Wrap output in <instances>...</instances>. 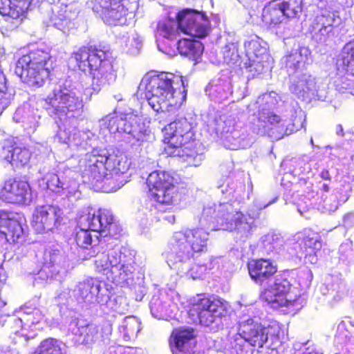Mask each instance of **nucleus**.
Returning <instances> with one entry per match:
<instances>
[{"label":"nucleus","mask_w":354,"mask_h":354,"mask_svg":"<svg viewBox=\"0 0 354 354\" xmlns=\"http://www.w3.org/2000/svg\"><path fill=\"white\" fill-rule=\"evenodd\" d=\"M277 198L275 197L259 207H249L245 213L236 211L230 203L207 205L204 207L200 218V227L174 232L169 242L167 254L173 252L175 245H179L180 248V245L186 247L185 250L191 256L205 251L209 236L205 229L234 232L236 239L245 241L257 228L255 221L259 218L261 210L274 203Z\"/></svg>","instance_id":"f257e3e1"},{"label":"nucleus","mask_w":354,"mask_h":354,"mask_svg":"<svg viewBox=\"0 0 354 354\" xmlns=\"http://www.w3.org/2000/svg\"><path fill=\"white\" fill-rule=\"evenodd\" d=\"M274 95L275 93H263L257 98L253 105L258 109L257 114H254L250 129L257 135L278 140L303 127L304 115L301 109L295 111L296 116L292 122L287 124L286 120L272 111L277 102Z\"/></svg>","instance_id":"f03ea898"},{"label":"nucleus","mask_w":354,"mask_h":354,"mask_svg":"<svg viewBox=\"0 0 354 354\" xmlns=\"http://www.w3.org/2000/svg\"><path fill=\"white\" fill-rule=\"evenodd\" d=\"M187 85V80L182 77L161 73L145 84V97L155 111H173L185 100Z\"/></svg>","instance_id":"7ed1b4c3"},{"label":"nucleus","mask_w":354,"mask_h":354,"mask_svg":"<svg viewBox=\"0 0 354 354\" xmlns=\"http://www.w3.org/2000/svg\"><path fill=\"white\" fill-rule=\"evenodd\" d=\"M84 177L89 183L106 192H115L127 181L120 179V175L127 172L129 165L122 158L116 156L99 154L93 151L85 158Z\"/></svg>","instance_id":"20e7f679"},{"label":"nucleus","mask_w":354,"mask_h":354,"mask_svg":"<svg viewBox=\"0 0 354 354\" xmlns=\"http://www.w3.org/2000/svg\"><path fill=\"white\" fill-rule=\"evenodd\" d=\"M111 53L96 46H83L72 54L79 68L88 71L91 77V88L96 93L104 87L115 82L117 77Z\"/></svg>","instance_id":"39448f33"},{"label":"nucleus","mask_w":354,"mask_h":354,"mask_svg":"<svg viewBox=\"0 0 354 354\" xmlns=\"http://www.w3.org/2000/svg\"><path fill=\"white\" fill-rule=\"evenodd\" d=\"M209 30V22L202 12L186 8L177 12L174 17H168L157 25V32L169 40L176 39L179 31L192 37L203 38Z\"/></svg>","instance_id":"423d86ee"},{"label":"nucleus","mask_w":354,"mask_h":354,"mask_svg":"<svg viewBox=\"0 0 354 354\" xmlns=\"http://www.w3.org/2000/svg\"><path fill=\"white\" fill-rule=\"evenodd\" d=\"M310 55L308 48L299 47L284 57L285 67L288 75L291 76L290 90L304 100L319 99L321 97L315 77L303 73V68Z\"/></svg>","instance_id":"0eeeda50"},{"label":"nucleus","mask_w":354,"mask_h":354,"mask_svg":"<svg viewBox=\"0 0 354 354\" xmlns=\"http://www.w3.org/2000/svg\"><path fill=\"white\" fill-rule=\"evenodd\" d=\"M54 62L48 52L41 49L31 50L16 63L15 73L30 86H41L48 78Z\"/></svg>","instance_id":"6e6552de"},{"label":"nucleus","mask_w":354,"mask_h":354,"mask_svg":"<svg viewBox=\"0 0 354 354\" xmlns=\"http://www.w3.org/2000/svg\"><path fill=\"white\" fill-rule=\"evenodd\" d=\"M46 109L59 124H70L73 127L78 125V119L82 115L83 101L79 95L68 97L46 98Z\"/></svg>","instance_id":"1a4fd4ad"},{"label":"nucleus","mask_w":354,"mask_h":354,"mask_svg":"<svg viewBox=\"0 0 354 354\" xmlns=\"http://www.w3.org/2000/svg\"><path fill=\"white\" fill-rule=\"evenodd\" d=\"M210 128L215 133L226 149L237 150L247 148L253 143L254 139L250 136L245 129H236L234 122L225 115L216 118L210 124Z\"/></svg>","instance_id":"9d476101"},{"label":"nucleus","mask_w":354,"mask_h":354,"mask_svg":"<svg viewBox=\"0 0 354 354\" xmlns=\"http://www.w3.org/2000/svg\"><path fill=\"white\" fill-rule=\"evenodd\" d=\"M102 122L110 133H124L129 136L128 138H131L136 142L145 141L150 132L145 123L133 114H109Z\"/></svg>","instance_id":"9b49d317"},{"label":"nucleus","mask_w":354,"mask_h":354,"mask_svg":"<svg viewBox=\"0 0 354 354\" xmlns=\"http://www.w3.org/2000/svg\"><path fill=\"white\" fill-rule=\"evenodd\" d=\"M239 328L241 334L245 335L254 347L261 348L269 340L273 343L279 339V326L277 324L265 326L257 317H242L239 322Z\"/></svg>","instance_id":"f8f14e48"},{"label":"nucleus","mask_w":354,"mask_h":354,"mask_svg":"<svg viewBox=\"0 0 354 354\" xmlns=\"http://www.w3.org/2000/svg\"><path fill=\"white\" fill-rule=\"evenodd\" d=\"M226 304L220 300L211 301L208 298L199 299L194 304L189 313L196 316L201 325L216 330L222 326V317L227 314Z\"/></svg>","instance_id":"ddd939ff"},{"label":"nucleus","mask_w":354,"mask_h":354,"mask_svg":"<svg viewBox=\"0 0 354 354\" xmlns=\"http://www.w3.org/2000/svg\"><path fill=\"white\" fill-rule=\"evenodd\" d=\"M175 245L173 247V252L167 254V263L173 270L177 271L178 274L186 275L193 279H201L207 272L208 268L205 264H194L193 260L194 256L186 250V247L183 245Z\"/></svg>","instance_id":"4468645a"},{"label":"nucleus","mask_w":354,"mask_h":354,"mask_svg":"<svg viewBox=\"0 0 354 354\" xmlns=\"http://www.w3.org/2000/svg\"><path fill=\"white\" fill-rule=\"evenodd\" d=\"M264 288L261 297L272 308L288 306L295 301L290 292L292 283L286 273L275 274Z\"/></svg>","instance_id":"2eb2a0df"},{"label":"nucleus","mask_w":354,"mask_h":354,"mask_svg":"<svg viewBox=\"0 0 354 354\" xmlns=\"http://www.w3.org/2000/svg\"><path fill=\"white\" fill-rule=\"evenodd\" d=\"M173 178L165 171L151 172L147 179L151 197L160 204L169 205L176 201L177 187Z\"/></svg>","instance_id":"dca6fc26"},{"label":"nucleus","mask_w":354,"mask_h":354,"mask_svg":"<svg viewBox=\"0 0 354 354\" xmlns=\"http://www.w3.org/2000/svg\"><path fill=\"white\" fill-rule=\"evenodd\" d=\"M73 296L78 303L86 305L98 303L104 304L110 299L106 284L97 279L90 278L79 282L73 291Z\"/></svg>","instance_id":"f3484780"},{"label":"nucleus","mask_w":354,"mask_h":354,"mask_svg":"<svg viewBox=\"0 0 354 354\" xmlns=\"http://www.w3.org/2000/svg\"><path fill=\"white\" fill-rule=\"evenodd\" d=\"M73 176L71 169L60 168L57 173L46 174L40 180V185L60 196H75L79 194V184Z\"/></svg>","instance_id":"a211bd4d"},{"label":"nucleus","mask_w":354,"mask_h":354,"mask_svg":"<svg viewBox=\"0 0 354 354\" xmlns=\"http://www.w3.org/2000/svg\"><path fill=\"white\" fill-rule=\"evenodd\" d=\"M106 239H101L99 241L98 246H93L88 250L86 255H83L82 260H88L95 257L94 265L95 270L97 272L102 273L106 277L109 272H111V268L117 263H120L122 257V252L115 249H109L107 253L104 250L106 246Z\"/></svg>","instance_id":"6ab92c4d"},{"label":"nucleus","mask_w":354,"mask_h":354,"mask_svg":"<svg viewBox=\"0 0 354 354\" xmlns=\"http://www.w3.org/2000/svg\"><path fill=\"white\" fill-rule=\"evenodd\" d=\"M192 129V124L185 118H180L170 122L163 129L164 142L168 145L166 148H171L170 151H172L185 146L194 136Z\"/></svg>","instance_id":"aec40b11"},{"label":"nucleus","mask_w":354,"mask_h":354,"mask_svg":"<svg viewBox=\"0 0 354 354\" xmlns=\"http://www.w3.org/2000/svg\"><path fill=\"white\" fill-rule=\"evenodd\" d=\"M62 215V210L57 206L38 207L32 215V227L39 234L52 232L61 225Z\"/></svg>","instance_id":"412c9836"},{"label":"nucleus","mask_w":354,"mask_h":354,"mask_svg":"<svg viewBox=\"0 0 354 354\" xmlns=\"http://www.w3.org/2000/svg\"><path fill=\"white\" fill-rule=\"evenodd\" d=\"M196 333L191 327H179L173 330L169 337L172 354H194Z\"/></svg>","instance_id":"4be33fe9"},{"label":"nucleus","mask_w":354,"mask_h":354,"mask_svg":"<svg viewBox=\"0 0 354 354\" xmlns=\"http://www.w3.org/2000/svg\"><path fill=\"white\" fill-rule=\"evenodd\" d=\"M122 0H95L94 12L109 25L122 24L126 21L127 10L121 3Z\"/></svg>","instance_id":"5701e85b"},{"label":"nucleus","mask_w":354,"mask_h":354,"mask_svg":"<svg viewBox=\"0 0 354 354\" xmlns=\"http://www.w3.org/2000/svg\"><path fill=\"white\" fill-rule=\"evenodd\" d=\"M0 197L6 203L28 204L31 201L32 194L27 182L10 179L5 182Z\"/></svg>","instance_id":"b1692460"},{"label":"nucleus","mask_w":354,"mask_h":354,"mask_svg":"<svg viewBox=\"0 0 354 354\" xmlns=\"http://www.w3.org/2000/svg\"><path fill=\"white\" fill-rule=\"evenodd\" d=\"M248 268L252 279L263 287L277 272V266L270 259L252 260L248 263Z\"/></svg>","instance_id":"393cba45"},{"label":"nucleus","mask_w":354,"mask_h":354,"mask_svg":"<svg viewBox=\"0 0 354 354\" xmlns=\"http://www.w3.org/2000/svg\"><path fill=\"white\" fill-rule=\"evenodd\" d=\"M125 255L122 254L120 263H115L111 268V272H109L107 279L112 281L118 286H134V272L135 268L131 263H127L125 260ZM136 288V286H135Z\"/></svg>","instance_id":"a878e982"},{"label":"nucleus","mask_w":354,"mask_h":354,"mask_svg":"<svg viewBox=\"0 0 354 354\" xmlns=\"http://www.w3.org/2000/svg\"><path fill=\"white\" fill-rule=\"evenodd\" d=\"M24 230L21 223L7 212H0V236L9 243L22 241Z\"/></svg>","instance_id":"bb28decb"},{"label":"nucleus","mask_w":354,"mask_h":354,"mask_svg":"<svg viewBox=\"0 0 354 354\" xmlns=\"http://www.w3.org/2000/svg\"><path fill=\"white\" fill-rule=\"evenodd\" d=\"M68 331L73 335L72 340L76 344H90L94 341L97 335L95 326L86 324L83 320L77 319L71 321Z\"/></svg>","instance_id":"cd10ccee"},{"label":"nucleus","mask_w":354,"mask_h":354,"mask_svg":"<svg viewBox=\"0 0 354 354\" xmlns=\"http://www.w3.org/2000/svg\"><path fill=\"white\" fill-rule=\"evenodd\" d=\"M43 259L44 264L62 274H66L70 266L67 257L57 246L47 247Z\"/></svg>","instance_id":"c85d7f7f"},{"label":"nucleus","mask_w":354,"mask_h":354,"mask_svg":"<svg viewBox=\"0 0 354 354\" xmlns=\"http://www.w3.org/2000/svg\"><path fill=\"white\" fill-rule=\"evenodd\" d=\"M149 308L152 316L158 319L173 317L176 309L169 297L163 294L153 295L149 302Z\"/></svg>","instance_id":"c756f323"},{"label":"nucleus","mask_w":354,"mask_h":354,"mask_svg":"<svg viewBox=\"0 0 354 354\" xmlns=\"http://www.w3.org/2000/svg\"><path fill=\"white\" fill-rule=\"evenodd\" d=\"M205 93L215 102L225 100L232 93L231 81L227 78L212 80L206 86Z\"/></svg>","instance_id":"7c9ffc66"},{"label":"nucleus","mask_w":354,"mask_h":354,"mask_svg":"<svg viewBox=\"0 0 354 354\" xmlns=\"http://www.w3.org/2000/svg\"><path fill=\"white\" fill-rule=\"evenodd\" d=\"M32 0H0V14L8 16L13 19H21L24 16L30 6Z\"/></svg>","instance_id":"2f4dec72"},{"label":"nucleus","mask_w":354,"mask_h":354,"mask_svg":"<svg viewBox=\"0 0 354 354\" xmlns=\"http://www.w3.org/2000/svg\"><path fill=\"white\" fill-rule=\"evenodd\" d=\"M259 248L268 255L279 254L283 251L284 240L280 234L270 232L261 237Z\"/></svg>","instance_id":"473e14b6"},{"label":"nucleus","mask_w":354,"mask_h":354,"mask_svg":"<svg viewBox=\"0 0 354 354\" xmlns=\"http://www.w3.org/2000/svg\"><path fill=\"white\" fill-rule=\"evenodd\" d=\"M109 209H98L93 214L88 212L87 215L82 216L80 218L79 223L88 230L93 232L97 235H100L102 232V219H109L110 217Z\"/></svg>","instance_id":"72a5a7b5"},{"label":"nucleus","mask_w":354,"mask_h":354,"mask_svg":"<svg viewBox=\"0 0 354 354\" xmlns=\"http://www.w3.org/2000/svg\"><path fill=\"white\" fill-rule=\"evenodd\" d=\"M56 123L59 128L56 136L60 142L66 144L69 147H78L82 145L80 133L77 131V126L73 127L70 124H59L57 121Z\"/></svg>","instance_id":"f704fd0d"},{"label":"nucleus","mask_w":354,"mask_h":354,"mask_svg":"<svg viewBox=\"0 0 354 354\" xmlns=\"http://www.w3.org/2000/svg\"><path fill=\"white\" fill-rule=\"evenodd\" d=\"M336 65L339 71H345L348 74L354 76V39L343 46Z\"/></svg>","instance_id":"c9c22d12"},{"label":"nucleus","mask_w":354,"mask_h":354,"mask_svg":"<svg viewBox=\"0 0 354 354\" xmlns=\"http://www.w3.org/2000/svg\"><path fill=\"white\" fill-rule=\"evenodd\" d=\"M177 48L181 55L195 61L201 57L203 51L202 43L191 39H179L177 42Z\"/></svg>","instance_id":"e433bc0d"},{"label":"nucleus","mask_w":354,"mask_h":354,"mask_svg":"<svg viewBox=\"0 0 354 354\" xmlns=\"http://www.w3.org/2000/svg\"><path fill=\"white\" fill-rule=\"evenodd\" d=\"M279 1H270L262 11V20L268 26H274L286 18Z\"/></svg>","instance_id":"4c0bfd02"},{"label":"nucleus","mask_w":354,"mask_h":354,"mask_svg":"<svg viewBox=\"0 0 354 354\" xmlns=\"http://www.w3.org/2000/svg\"><path fill=\"white\" fill-rule=\"evenodd\" d=\"M335 354H354V335L345 329H338L334 339Z\"/></svg>","instance_id":"58836bf2"},{"label":"nucleus","mask_w":354,"mask_h":354,"mask_svg":"<svg viewBox=\"0 0 354 354\" xmlns=\"http://www.w3.org/2000/svg\"><path fill=\"white\" fill-rule=\"evenodd\" d=\"M100 240L98 235L95 233L92 234L91 230L80 225V229L75 234V241L77 245L83 250L84 255H86L93 246H98ZM82 256L83 257V254Z\"/></svg>","instance_id":"ea45409f"},{"label":"nucleus","mask_w":354,"mask_h":354,"mask_svg":"<svg viewBox=\"0 0 354 354\" xmlns=\"http://www.w3.org/2000/svg\"><path fill=\"white\" fill-rule=\"evenodd\" d=\"M244 46L248 60L268 58L266 44L258 37L245 41Z\"/></svg>","instance_id":"a19ab883"},{"label":"nucleus","mask_w":354,"mask_h":354,"mask_svg":"<svg viewBox=\"0 0 354 354\" xmlns=\"http://www.w3.org/2000/svg\"><path fill=\"white\" fill-rule=\"evenodd\" d=\"M170 149L171 148H165L167 154L170 156L182 158L184 161L192 166H199L204 159V156L202 153H196L195 151L189 150L187 147L182 146L172 151H170Z\"/></svg>","instance_id":"79ce46f5"},{"label":"nucleus","mask_w":354,"mask_h":354,"mask_svg":"<svg viewBox=\"0 0 354 354\" xmlns=\"http://www.w3.org/2000/svg\"><path fill=\"white\" fill-rule=\"evenodd\" d=\"M229 348L234 351L236 354H254L257 353L252 344L248 342L245 335L241 334V331L237 333L229 335L228 337Z\"/></svg>","instance_id":"37998d69"},{"label":"nucleus","mask_w":354,"mask_h":354,"mask_svg":"<svg viewBox=\"0 0 354 354\" xmlns=\"http://www.w3.org/2000/svg\"><path fill=\"white\" fill-rule=\"evenodd\" d=\"M312 39L317 44L328 45L335 36V31L332 28L326 27L319 24V22L314 20L310 27Z\"/></svg>","instance_id":"c03bdc74"},{"label":"nucleus","mask_w":354,"mask_h":354,"mask_svg":"<svg viewBox=\"0 0 354 354\" xmlns=\"http://www.w3.org/2000/svg\"><path fill=\"white\" fill-rule=\"evenodd\" d=\"M78 83L73 82L70 77L66 78L53 90L52 93H50L47 98H57L68 97L71 95H79L80 92L77 89Z\"/></svg>","instance_id":"a18cd8bd"},{"label":"nucleus","mask_w":354,"mask_h":354,"mask_svg":"<svg viewBox=\"0 0 354 354\" xmlns=\"http://www.w3.org/2000/svg\"><path fill=\"white\" fill-rule=\"evenodd\" d=\"M65 344L55 338L43 340L32 354H64Z\"/></svg>","instance_id":"49530a36"},{"label":"nucleus","mask_w":354,"mask_h":354,"mask_svg":"<svg viewBox=\"0 0 354 354\" xmlns=\"http://www.w3.org/2000/svg\"><path fill=\"white\" fill-rule=\"evenodd\" d=\"M297 236V239H301L306 247V250L314 252V250H320L322 248L321 237L317 233L310 230H305L304 232L298 233Z\"/></svg>","instance_id":"de8ad7c7"},{"label":"nucleus","mask_w":354,"mask_h":354,"mask_svg":"<svg viewBox=\"0 0 354 354\" xmlns=\"http://www.w3.org/2000/svg\"><path fill=\"white\" fill-rule=\"evenodd\" d=\"M64 275L61 273H57L55 270L44 264L35 277V283L43 285L51 283L53 280L61 281Z\"/></svg>","instance_id":"09e8293b"},{"label":"nucleus","mask_w":354,"mask_h":354,"mask_svg":"<svg viewBox=\"0 0 354 354\" xmlns=\"http://www.w3.org/2000/svg\"><path fill=\"white\" fill-rule=\"evenodd\" d=\"M140 323L135 317H126L119 326V331L124 338L136 335L140 331Z\"/></svg>","instance_id":"8fccbe9b"},{"label":"nucleus","mask_w":354,"mask_h":354,"mask_svg":"<svg viewBox=\"0 0 354 354\" xmlns=\"http://www.w3.org/2000/svg\"><path fill=\"white\" fill-rule=\"evenodd\" d=\"M279 3L287 18L296 17L302 11L303 0H279Z\"/></svg>","instance_id":"3c124183"},{"label":"nucleus","mask_w":354,"mask_h":354,"mask_svg":"<svg viewBox=\"0 0 354 354\" xmlns=\"http://www.w3.org/2000/svg\"><path fill=\"white\" fill-rule=\"evenodd\" d=\"M314 20L319 22V24H322V26H326L327 28H331L332 31H334V28L338 26L342 21V19L339 17L337 12L327 10H325L322 12L321 15H317Z\"/></svg>","instance_id":"603ef678"},{"label":"nucleus","mask_w":354,"mask_h":354,"mask_svg":"<svg viewBox=\"0 0 354 354\" xmlns=\"http://www.w3.org/2000/svg\"><path fill=\"white\" fill-rule=\"evenodd\" d=\"M30 156V152L26 148L15 147L11 156V165L16 167L24 166L29 162Z\"/></svg>","instance_id":"864d4df0"},{"label":"nucleus","mask_w":354,"mask_h":354,"mask_svg":"<svg viewBox=\"0 0 354 354\" xmlns=\"http://www.w3.org/2000/svg\"><path fill=\"white\" fill-rule=\"evenodd\" d=\"M339 259L345 265H350L354 262V248L352 241L347 240L340 245Z\"/></svg>","instance_id":"5fc2aeb1"},{"label":"nucleus","mask_w":354,"mask_h":354,"mask_svg":"<svg viewBox=\"0 0 354 354\" xmlns=\"http://www.w3.org/2000/svg\"><path fill=\"white\" fill-rule=\"evenodd\" d=\"M223 61L227 64L231 65L236 64L239 59L237 46L234 43L226 44L222 49Z\"/></svg>","instance_id":"6e6d98bb"},{"label":"nucleus","mask_w":354,"mask_h":354,"mask_svg":"<svg viewBox=\"0 0 354 354\" xmlns=\"http://www.w3.org/2000/svg\"><path fill=\"white\" fill-rule=\"evenodd\" d=\"M335 181H338L339 185L337 187V193L339 194L340 201L344 203L350 197L352 192V185L350 182L347 180L348 177H342L340 180L338 179L337 176H335Z\"/></svg>","instance_id":"4d7b16f0"},{"label":"nucleus","mask_w":354,"mask_h":354,"mask_svg":"<svg viewBox=\"0 0 354 354\" xmlns=\"http://www.w3.org/2000/svg\"><path fill=\"white\" fill-rule=\"evenodd\" d=\"M127 53L136 55L140 51L142 44V38L138 33L134 32L129 35L125 39Z\"/></svg>","instance_id":"13d9d810"},{"label":"nucleus","mask_w":354,"mask_h":354,"mask_svg":"<svg viewBox=\"0 0 354 354\" xmlns=\"http://www.w3.org/2000/svg\"><path fill=\"white\" fill-rule=\"evenodd\" d=\"M6 77L0 69V106L2 108H5L8 106L12 100V96L10 93H7V86H6Z\"/></svg>","instance_id":"bf43d9fd"},{"label":"nucleus","mask_w":354,"mask_h":354,"mask_svg":"<svg viewBox=\"0 0 354 354\" xmlns=\"http://www.w3.org/2000/svg\"><path fill=\"white\" fill-rule=\"evenodd\" d=\"M313 277V272L310 269L305 268L299 272L297 281L301 290H306L310 286Z\"/></svg>","instance_id":"052dcab7"},{"label":"nucleus","mask_w":354,"mask_h":354,"mask_svg":"<svg viewBox=\"0 0 354 354\" xmlns=\"http://www.w3.org/2000/svg\"><path fill=\"white\" fill-rule=\"evenodd\" d=\"M15 147L10 140H5L2 142L0 145V158L12 164L11 156Z\"/></svg>","instance_id":"680f3d73"},{"label":"nucleus","mask_w":354,"mask_h":354,"mask_svg":"<svg viewBox=\"0 0 354 354\" xmlns=\"http://www.w3.org/2000/svg\"><path fill=\"white\" fill-rule=\"evenodd\" d=\"M24 315L27 326L39 323L43 318L41 311L37 308L24 311Z\"/></svg>","instance_id":"e2e57ef3"},{"label":"nucleus","mask_w":354,"mask_h":354,"mask_svg":"<svg viewBox=\"0 0 354 354\" xmlns=\"http://www.w3.org/2000/svg\"><path fill=\"white\" fill-rule=\"evenodd\" d=\"M121 231L122 227L115 220H113L106 228L102 230L100 236L104 237L102 239H105V238L107 236H109V239H111V237H115L119 235Z\"/></svg>","instance_id":"0e129e2a"},{"label":"nucleus","mask_w":354,"mask_h":354,"mask_svg":"<svg viewBox=\"0 0 354 354\" xmlns=\"http://www.w3.org/2000/svg\"><path fill=\"white\" fill-rule=\"evenodd\" d=\"M267 59L268 58H266V59ZM265 59L266 58L249 60L250 64L248 68H249L250 72L253 73V75L261 74L264 71L265 68L267 67V66L265 65V63L266 62Z\"/></svg>","instance_id":"69168bd1"},{"label":"nucleus","mask_w":354,"mask_h":354,"mask_svg":"<svg viewBox=\"0 0 354 354\" xmlns=\"http://www.w3.org/2000/svg\"><path fill=\"white\" fill-rule=\"evenodd\" d=\"M308 343L309 342H307L302 344H295L294 347L297 350L295 351L292 354H323L322 353L319 352L313 345L306 346Z\"/></svg>","instance_id":"338daca9"},{"label":"nucleus","mask_w":354,"mask_h":354,"mask_svg":"<svg viewBox=\"0 0 354 354\" xmlns=\"http://www.w3.org/2000/svg\"><path fill=\"white\" fill-rule=\"evenodd\" d=\"M144 283L143 278L137 277L134 281V286H136V288L133 286H129L131 288L134 289L135 292L138 293L136 296V299L138 301H141L143 297L145 295L147 292V290L145 287L142 285Z\"/></svg>","instance_id":"774afa93"}]
</instances>
